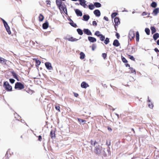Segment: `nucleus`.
<instances>
[{
  "instance_id": "f257e3e1",
  "label": "nucleus",
  "mask_w": 159,
  "mask_h": 159,
  "mask_svg": "<svg viewBox=\"0 0 159 159\" xmlns=\"http://www.w3.org/2000/svg\"><path fill=\"white\" fill-rule=\"evenodd\" d=\"M3 87L7 91H11L12 90L11 86L10 85L7 81H5L4 82Z\"/></svg>"
},
{
  "instance_id": "f03ea898",
  "label": "nucleus",
  "mask_w": 159,
  "mask_h": 159,
  "mask_svg": "<svg viewBox=\"0 0 159 159\" xmlns=\"http://www.w3.org/2000/svg\"><path fill=\"white\" fill-rule=\"evenodd\" d=\"M25 88L24 85L20 82H17L15 84V89L21 90Z\"/></svg>"
},
{
  "instance_id": "7ed1b4c3",
  "label": "nucleus",
  "mask_w": 159,
  "mask_h": 159,
  "mask_svg": "<svg viewBox=\"0 0 159 159\" xmlns=\"http://www.w3.org/2000/svg\"><path fill=\"white\" fill-rule=\"evenodd\" d=\"M94 152L96 154L99 155L100 154L101 152V149L100 148L99 145H98V146H96L95 148Z\"/></svg>"
},
{
  "instance_id": "20e7f679",
  "label": "nucleus",
  "mask_w": 159,
  "mask_h": 159,
  "mask_svg": "<svg viewBox=\"0 0 159 159\" xmlns=\"http://www.w3.org/2000/svg\"><path fill=\"white\" fill-rule=\"evenodd\" d=\"M135 36V34L134 31H130L129 34V37L131 40L133 39Z\"/></svg>"
},
{
  "instance_id": "39448f33",
  "label": "nucleus",
  "mask_w": 159,
  "mask_h": 159,
  "mask_svg": "<svg viewBox=\"0 0 159 159\" xmlns=\"http://www.w3.org/2000/svg\"><path fill=\"white\" fill-rule=\"evenodd\" d=\"M45 66L49 70L52 69V66L51 63L49 62H47L45 63Z\"/></svg>"
},
{
  "instance_id": "423d86ee",
  "label": "nucleus",
  "mask_w": 159,
  "mask_h": 159,
  "mask_svg": "<svg viewBox=\"0 0 159 159\" xmlns=\"http://www.w3.org/2000/svg\"><path fill=\"white\" fill-rule=\"evenodd\" d=\"M58 7L60 10H62L65 13H66V12H67V9L65 6L61 4V6Z\"/></svg>"
},
{
  "instance_id": "0eeeda50",
  "label": "nucleus",
  "mask_w": 159,
  "mask_h": 159,
  "mask_svg": "<svg viewBox=\"0 0 159 159\" xmlns=\"http://www.w3.org/2000/svg\"><path fill=\"white\" fill-rule=\"evenodd\" d=\"M55 131L53 130H51L50 133V135L52 139H54L55 138Z\"/></svg>"
},
{
  "instance_id": "6e6552de",
  "label": "nucleus",
  "mask_w": 159,
  "mask_h": 159,
  "mask_svg": "<svg viewBox=\"0 0 159 159\" xmlns=\"http://www.w3.org/2000/svg\"><path fill=\"white\" fill-rule=\"evenodd\" d=\"M81 87L86 89L89 86V85L85 82H83L81 84Z\"/></svg>"
},
{
  "instance_id": "1a4fd4ad",
  "label": "nucleus",
  "mask_w": 159,
  "mask_h": 159,
  "mask_svg": "<svg viewBox=\"0 0 159 159\" xmlns=\"http://www.w3.org/2000/svg\"><path fill=\"white\" fill-rule=\"evenodd\" d=\"M83 31L84 34H86L87 35H92V33L88 29H84Z\"/></svg>"
},
{
  "instance_id": "9d476101",
  "label": "nucleus",
  "mask_w": 159,
  "mask_h": 159,
  "mask_svg": "<svg viewBox=\"0 0 159 159\" xmlns=\"http://www.w3.org/2000/svg\"><path fill=\"white\" fill-rule=\"evenodd\" d=\"M88 39L89 41L93 43L96 41V39L92 37H88Z\"/></svg>"
},
{
  "instance_id": "9b49d317",
  "label": "nucleus",
  "mask_w": 159,
  "mask_h": 159,
  "mask_svg": "<svg viewBox=\"0 0 159 159\" xmlns=\"http://www.w3.org/2000/svg\"><path fill=\"white\" fill-rule=\"evenodd\" d=\"M114 21L115 23V25L117 26L120 23L119 18L117 17H116L114 19Z\"/></svg>"
},
{
  "instance_id": "f8f14e48",
  "label": "nucleus",
  "mask_w": 159,
  "mask_h": 159,
  "mask_svg": "<svg viewBox=\"0 0 159 159\" xmlns=\"http://www.w3.org/2000/svg\"><path fill=\"white\" fill-rule=\"evenodd\" d=\"M159 13V8H157L154 9L152 12V14L154 16H156Z\"/></svg>"
},
{
  "instance_id": "ddd939ff",
  "label": "nucleus",
  "mask_w": 159,
  "mask_h": 159,
  "mask_svg": "<svg viewBox=\"0 0 159 159\" xmlns=\"http://www.w3.org/2000/svg\"><path fill=\"white\" fill-rule=\"evenodd\" d=\"M113 44L114 46L118 47L120 45V43L116 39L114 40Z\"/></svg>"
},
{
  "instance_id": "4468645a",
  "label": "nucleus",
  "mask_w": 159,
  "mask_h": 159,
  "mask_svg": "<svg viewBox=\"0 0 159 159\" xmlns=\"http://www.w3.org/2000/svg\"><path fill=\"white\" fill-rule=\"evenodd\" d=\"M7 60L3 58L0 57V63L3 64H6Z\"/></svg>"
},
{
  "instance_id": "2eb2a0df",
  "label": "nucleus",
  "mask_w": 159,
  "mask_h": 159,
  "mask_svg": "<svg viewBox=\"0 0 159 159\" xmlns=\"http://www.w3.org/2000/svg\"><path fill=\"white\" fill-rule=\"evenodd\" d=\"M94 14L97 16H100L101 13L98 10H96L93 11Z\"/></svg>"
},
{
  "instance_id": "dca6fc26",
  "label": "nucleus",
  "mask_w": 159,
  "mask_h": 159,
  "mask_svg": "<svg viewBox=\"0 0 159 159\" xmlns=\"http://www.w3.org/2000/svg\"><path fill=\"white\" fill-rule=\"evenodd\" d=\"M75 13L78 16H82V12L79 9H76L75 10Z\"/></svg>"
},
{
  "instance_id": "f3484780",
  "label": "nucleus",
  "mask_w": 159,
  "mask_h": 159,
  "mask_svg": "<svg viewBox=\"0 0 159 159\" xmlns=\"http://www.w3.org/2000/svg\"><path fill=\"white\" fill-rule=\"evenodd\" d=\"M135 50L133 48H129L128 49V52L129 54H133Z\"/></svg>"
},
{
  "instance_id": "a211bd4d",
  "label": "nucleus",
  "mask_w": 159,
  "mask_h": 159,
  "mask_svg": "<svg viewBox=\"0 0 159 159\" xmlns=\"http://www.w3.org/2000/svg\"><path fill=\"white\" fill-rule=\"evenodd\" d=\"M48 27V23L47 21L43 24V28L44 29H47Z\"/></svg>"
},
{
  "instance_id": "6ab92c4d",
  "label": "nucleus",
  "mask_w": 159,
  "mask_h": 159,
  "mask_svg": "<svg viewBox=\"0 0 159 159\" xmlns=\"http://www.w3.org/2000/svg\"><path fill=\"white\" fill-rule=\"evenodd\" d=\"M5 27V28L6 30L7 31L8 33L9 34H10L11 33V31L10 30V28L9 26H8V25H7L4 26Z\"/></svg>"
},
{
  "instance_id": "aec40b11",
  "label": "nucleus",
  "mask_w": 159,
  "mask_h": 159,
  "mask_svg": "<svg viewBox=\"0 0 159 159\" xmlns=\"http://www.w3.org/2000/svg\"><path fill=\"white\" fill-rule=\"evenodd\" d=\"M80 2V4L81 6L84 7L86 5L85 4V1L84 0H78Z\"/></svg>"
},
{
  "instance_id": "412c9836",
  "label": "nucleus",
  "mask_w": 159,
  "mask_h": 159,
  "mask_svg": "<svg viewBox=\"0 0 159 159\" xmlns=\"http://www.w3.org/2000/svg\"><path fill=\"white\" fill-rule=\"evenodd\" d=\"M44 17L43 15L40 14L39 17V22H42L43 21Z\"/></svg>"
},
{
  "instance_id": "4be33fe9",
  "label": "nucleus",
  "mask_w": 159,
  "mask_h": 159,
  "mask_svg": "<svg viewBox=\"0 0 159 159\" xmlns=\"http://www.w3.org/2000/svg\"><path fill=\"white\" fill-rule=\"evenodd\" d=\"M56 4L58 7L61 6V5L62 4L61 0H56Z\"/></svg>"
},
{
  "instance_id": "5701e85b",
  "label": "nucleus",
  "mask_w": 159,
  "mask_h": 159,
  "mask_svg": "<svg viewBox=\"0 0 159 159\" xmlns=\"http://www.w3.org/2000/svg\"><path fill=\"white\" fill-rule=\"evenodd\" d=\"M70 20L71 21V22L70 23V24L71 26L75 28H76L77 27L76 24L75 23H74L73 22V21L70 19Z\"/></svg>"
},
{
  "instance_id": "b1692460",
  "label": "nucleus",
  "mask_w": 159,
  "mask_h": 159,
  "mask_svg": "<svg viewBox=\"0 0 159 159\" xmlns=\"http://www.w3.org/2000/svg\"><path fill=\"white\" fill-rule=\"evenodd\" d=\"M68 40L69 41L74 42L76 41L77 39L76 38H74L73 37H71L70 38H68Z\"/></svg>"
},
{
  "instance_id": "393cba45",
  "label": "nucleus",
  "mask_w": 159,
  "mask_h": 159,
  "mask_svg": "<svg viewBox=\"0 0 159 159\" xmlns=\"http://www.w3.org/2000/svg\"><path fill=\"white\" fill-rule=\"evenodd\" d=\"M159 37V34L158 33H156L153 35V39L156 40Z\"/></svg>"
},
{
  "instance_id": "a878e982",
  "label": "nucleus",
  "mask_w": 159,
  "mask_h": 159,
  "mask_svg": "<svg viewBox=\"0 0 159 159\" xmlns=\"http://www.w3.org/2000/svg\"><path fill=\"white\" fill-rule=\"evenodd\" d=\"M83 18L84 20L87 21L89 18V16L88 15H84L83 16Z\"/></svg>"
},
{
  "instance_id": "bb28decb",
  "label": "nucleus",
  "mask_w": 159,
  "mask_h": 159,
  "mask_svg": "<svg viewBox=\"0 0 159 159\" xmlns=\"http://www.w3.org/2000/svg\"><path fill=\"white\" fill-rule=\"evenodd\" d=\"M80 58L81 59H83L85 57V55L84 53H83L82 52H81L80 53Z\"/></svg>"
},
{
  "instance_id": "cd10ccee",
  "label": "nucleus",
  "mask_w": 159,
  "mask_h": 159,
  "mask_svg": "<svg viewBox=\"0 0 159 159\" xmlns=\"http://www.w3.org/2000/svg\"><path fill=\"white\" fill-rule=\"evenodd\" d=\"M78 120L80 123H82L83 125L85 124L86 122L85 120L80 118H78Z\"/></svg>"
},
{
  "instance_id": "c85d7f7f",
  "label": "nucleus",
  "mask_w": 159,
  "mask_h": 159,
  "mask_svg": "<svg viewBox=\"0 0 159 159\" xmlns=\"http://www.w3.org/2000/svg\"><path fill=\"white\" fill-rule=\"evenodd\" d=\"M94 6L96 7H100L101 6V4L100 3L98 2H95L94 4Z\"/></svg>"
},
{
  "instance_id": "c756f323",
  "label": "nucleus",
  "mask_w": 159,
  "mask_h": 159,
  "mask_svg": "<svg viewBox=\"0 0 159 159\" xmlns=\"http://www.w3.org/2000/svg\"><path fill=\"white\" fill-rule=\"evenodd\" d=\"M150 29H151V32H152V34H154L156 31V29L154 26L151 27Z\"/></svg>"
},
{
  "instance_id": "7c9ffc66",
  "label": "nucleus",
  "mask_w": 159,
  "mask_h": 159,
  "mask_svg": "<svg viewBox=\"0 0 159 159\" xmlns=\"http://www.w3.org/2000/svg\"><path fill=\"white\" fill-rule=\"evenodd\" d=\"M139 33L138 31H137L136 33V41L138 42L139 41Z\"/></svg>"
},
{
  "instance_id": "2f4dec72",
  "label": "nucleus",
  "mask_w": 159,
  "mask_h": 159,
  "mask_svg": "<svg viewBox=\"0 0 159 159\" xmlns=\"http://www.w3.org/2000/svg\"><path fill=\"white\" fill-rule=\"evenodd\" d=\"M77 31L79 34L80 35H82L83 34V32L81 29H78L77 30Z\"/></svg>"
},
{
  "instance_id": "473e14b6",
  "label": "nucleus",
  "mask_w": 159,
  "mask_h": 159,
  "mask_svg": "<svg viewBox=\"0 0 159 159\" xmlns=\"http://www.w3.org/2000/svg\"><path fill=\"white\" fill-rule=\"evenodd\" d=\"M157 6V3L155 2H153L151 4V6L152 7L155 8Z\"/></svg>"
},
{
  "instance_id": "72a5a7b5",
  "label": "nucleus",
  "mask_w": 159,
  "mask_h": 159,
  "mask_svg": "<svg viewBox=\"0 0 159 159\" xmlns=\"http://www.w3.org/2000/svg\"><path fill=\"white\" fill-rule=\"evenodd\" d=\"M12 75L15 79H16L17 80H19L18 79V75L15 72H13L12 73Z\"/></svg>"
},
{
  "instance_id": "f704fd0d",
  "label": "nucleus",
  "mask_w": 159,
  "mask_h": 159,
  "mask_svg": "<svg viewBox=\"0 0 159 159\" xmlns=\"http://www.w3.org/2000/svg\"><path fill=\"white\" fill-rule=\"evenodd\" d=\"M145 31L147 35H149L150 34V30L149 29H148V28H146L145 29Z\"/></svg>"
},
{
  "instance_id": "c9c22d12",
  "label": "nucleus",
  "mask_w": 159,
  "mask_h": 159,
  "mask_svg": "<svg viewBox=\"0 0 159 159\" xmlns=\"http://www.w3.org/2000/svg\"><path fill=\"white\" fill-rule=\"evenodd\" d=\"M89 8L91 10H93L94 8V5L93 4H90L89 5Z\"/></svg>"
},
{
  "instance_id": "e433bc0d",
  "label": "nucleus",
  "mask_w": 159,
  "mask_h": 159,
  "mask_svg": "<svg viewBox=\"0 0 159 159\" xmlns=\"http://www.w3.org/2000/svg\"><path fill=\"white\" fill-rule=\"evenodd\" d=\"M129 68L130 70V72L131 73H136L135 70L132 67H129Z\"/></svg>"
},
{
  "instance_id": "4c0bfd02",
  "label": "nucleus",
  "mask_w": 159,
  "mask_h": 159,
  "mask_svg": "<svg viewBox=\"0 0 159 159\" xmlns=\"http://www.w3.org/2000/svg\"><path fill=\"white\" fill-rule=\"evenodd\" d=\"M100 38V40L101 41H103L105 39V37L102 34H101L100 36L99 37Z\"/></svg>"
},
{
  "instance_id": "58836bf2",
  "label": "nucleus",
  "mask_w": 159,
  "mask_h": 159,
  "mask_svg": "<svg viewBox=\"0 0 159 159\" xmlns=\"http://www.w3.org/2000/svg\"><path fill=\"white\" fill-rule=\"evenodd\" d=\"M95 35H96L98 37H99L100 35H101V34H100V32L99 31H96L95 33Z\"/></svg>"
},
{
  "instance_id": "ea45409f",
  "label": "nucleus",
  "mask_w": 159,
  "mask_h": 159,
  "mask_svg": "<svg viewBox=\"0 0 159 159\" xmlns=\"http://www.w3.org/2000/svg\"><path fill=\"white\" fill-rule=\"evenodd\" d=\"M109 42V40L108 38H106L104 40V43L106 44H107Z\"/></svg>"
},
{
  "instance_id": "a19ab883",
  "label": "nucleus",
  "mask_w": 159,
  "mask_h": 159,
  "mask_svg": "<svg viewBox=\"0 0 159 159\" xmlns=\"http://www.w3.org/2000/svg\"><path fill=\"white\" fill-rule=\"evenodd\" d=\"M36 66H39L40 65L41 63V62L39 60H38L37 59L36 60Z\"/></svg>"
},
{
  "instance_id": "79ce46f5",
  "label": "nucleus",
  "mask_w": 159,
  "mask_h": 159,
  "mask_svg": "<svg viewBox=\"0 0 159 159\" xmlns=\"http://www.w3.org/2000/svg\"><path fill=\"white\" fill-rule=\"evenodd\" d=\"M92 49L93 51L96 48V45L95 44H93L91 46Z\"/></svg>"
},
{
  "instance_id": "37998d69",
  "label": "nucleus",
  "mask_w": 159,
  "mask_h": 159,
  "mask_svg": "<svg viewBox=\"0 0 159 159\" xmlns=\"http://www.w3.org/2000/svg\"><path fill=\"white\" fill-rule=\"evenodd\" d=\"M55 108L57 110H58L59 112L60 111V107L59 105H56L55 106Z\"/></svg>"
},
{
  "instance_id": "c03bdc74",
  "label": "nucleus",
  "mask_w": 159,
  "mask_h": 159,
  "mask_svg": "<svg viewBox=\"0 0 159 159\" xmlns=\"http://www.w3.org/2000/svg\"><path fill=\"white\" fill-rule=\"evenodd\" d=\"M117 14V13L116 12L113 13L111 15V16L112 18H114L115 17Z\"/></svg>"
},
{
  "instance_id": "a18cd8bd",
  "label": "nucleus",
  "mask_w": 159,
  "mask_h": 159,
  "mask_svg": "<svg viewBox=\"0 0 159 159\" xmlns=\"http://www.w3.org/2000/svg\"><path fill=\"white\" fill-rule=\"evenodd\" d=\"M92 145H93L94 146H95V145L96 144H97L98 143L95 141L94 142H93V141L92 140H91L90 141Z\"/></svg>"
},
{
  "instance_id": "49530a36",
  "label": "nucleus",
  "mask_w": 159,
  "mask_h": 159,
  "mask_svg": "<svg viewBox=\"0 0 159 159\" xmlns=\"http://www.w3.org/2000/svg\"><path fill=\"white\" fill-rule=\"evenodd\" d=\"M128 56L129 57V58L131 60H133V61H134L135 60V58H134L133 57V56H131V55H128Z\"/></svg>"
},
{
  "instance_id": "de8ad7c7",
  "label": "nucleus",
  "mask_w": 159,
  "mask_h": 159,
  "mask_svg": "<svg viewBox=\"0 0 159 159\" xmlns=\"http://www.w3.org/2000/svg\"><path fill=\"white\" fill-rule=\"evenodd\" d=\"M107 54L106 53H103L102 55V56L104 59H105L107 57Z\"/></svg>"
},
{
  "instance_id": "09e8293b",
  "label": "nucleus",
  "mask_w": 159,
  "mask_h": 159,
  "mask_svg": "<svg viewBox=\"0 0 159 159\" xmlns=\"http://www.w3.org/2000/svg\"><path fill=\"white\" fill-rule=\"evenodd\" d=\"M122 61L124 63H127L128 62L127 60L125 57H123V58H122Z\"/></svg>"
},
{
  "instance_id": "8fccbe9b",
  "label": "nucleus",
  "mask_w": 159,
  "mask_h": 159,
  "mask_svg": "<svg viewBox=\"0 0 159 159\" xmlns=\"http://www.w3.org/2000/svg\"><path fill=\"white\" fill-rule=\"evenodd\" d=\"M148 107L150 108H152L153 107V105L152 103H149L148 104Z\"/></svg>"
},
{
  "instance_id": "3c124183",
  "label": "nucleus",
  "mask_w": 159,
  "mask_h": 159,
  "mask_svg": "<svg viewBox=\"0 0 159 159\" xmlns=\"http://www.w3.org/2000/svg\"><path fill=\"white\" fill-rule=\"evenodd\" d=\"M38 140L39 141H41L42 139V136L40 135H39L38 136Z\"/></svg>"
},
{
  "instance_id": "603ef678",
  "label": "nucleus",
  "mask_w": 159,
  "mask_h": 159,
  "mask_svg": "<svg viewBox=\"0 0 159 159\" xmlns=\"http://www.w3.org/2000/svg\"><path fill=\"white\" fill-rule=\"evenodd\" d=\"M106 145L108 146H109L111 145L110 141H108L107 140L106 141Z\"/></svg>"
},
{
  "instance_id": "864d4df0",
  "label": "nucleus",
  "mask_w": 159,
  "mask_h": 159,
  "mask_svg": "<svg viewBox=\"0 0 159 159\" xmlns=\"http://www.w3.org/2000/svg\"><path fill=\"white\" fill-rule=\"evenodd\" d=\"M93 26H96L97 25V23L96 21H94L93 22Z\"/></svg>"
},
{
  "instance_id": "5fc2aeb1",
  "label": "nucleus",
  "mask_w": 159,
  "mask_h": 159,
  "mask_svg": "<svg viewBox=\"0 0 159 159\" xmlns=\"http://www.w3.org/2000/svg\"><path fill=\"white\" fill-rule=\"evenodd\" d=\"M9 80L10 82L12 84L14 83L15 81V80L13 79H10Z\"/></svg>"
},
{
  "instance_id": "6e6d98bb",
  "label": "nucleus",
  "mask_w": 159,
  "mask_h": 159,
  "mask_svg": "<svg viewBox=\"0 0 159 159\" xmlns=\"http://www.w3.org/2000/svg\"><path fill=\"white\" fill-rule=\"evenodd\" d=\"M116 36L118 39H119V38L120 37V35L118 33H117V32L116 33Z\"/></svg>"
},
{
  "instance_id": "4d7b16f0",
  "label": "nucleus",
  "mask_w": 159,
  "mask_h": 159,
  "mask_svg": "<svg viewBox=\"0 0 159 159\" xmlns=\"http://www.w3.org/2000/svg\"><path fill=\"white\" fill-rule=\"evenodd\" d=\"M3 24H4V26L7 25H8L7 23V22L5 20H3Z\"/></svg>"
},
{
  "instance_id": "13d9d810",
  "label": "nucleus",
  "mask_w": 159,
  "mask_h": 159,
  "mask_svg": "<svg viewBox=\"0 0 159 159\" xmlns=\"http://www.w3.org/2000/svg\"><path fill=\"white\" fill-rule=\"evenodd\" d=\"M3 24H4V26L7 25H8L7 23V22L5 20H3Z\"/></svg>"
},
{
  "instance_id": "bf43d9fd",
  "label": "nucleus",
  "mask_w": 159,
  "mask_h": 159,
  "mask_svg": "<svg viewBox=\"0 0 159 159\" xmlns=\"http://www.w3.org/2000/svg\"><path fill=\"white\" fill-rule=\"evenodd\" d=\"M147 14V12L144 11L143 12V13H142V16H144L146 15Z\"/></svg>"
},
{
  "instance_id": "052dcab7",
  "label": "nucleus",
  "mask_w": 159,
  "mask_h": 159,
  "mask_svg": "<svg viewBox=\"0 0 159 159\" xmlns=\"http://www.w3.org/2000/svg\"><path fill=\"white\" fill-rule=\"evenodd\" d=\"M47 5H50V1L49 0H47L46 2Z\"/></svg>"
},
{
  "instance_id": "680f3d73",
  "label": "nucleus",
  "mask_w": 159,
  "mask_h": 159,
  "mask_svg": "<svg viewBox=\"0 0 159 159\" xmlns=\"http://www.w3.org/2000/svg\"><path fill=\"white\" fill-rule=\"evenodd\" d=\"M104 19L105 20L107 21H108L109 20L108 18L106 16L104 17Z\"/></svg>"
},
{
  "instance_id": "e2e57ef3",
  "label": "nucleus",
  "mask_w": 159,
  "mask_h": 159,
  "mask_svg": "<svg viewBox=\"0 0 159 159\" xmlns=\"http://www.w3.org/2000/svg\"><path fill=\"white\" fill-rule=\"evenodd\" d=\"M74 95L76 97H77L78 96V94H77V93H74Z\"/></svg>"
},
{
  "instance_id": "0e129e2a",
  "label": "nucleus",
  "mask_w": 159,
  "mask_h": 159,
  "mask_svg": "<svg viewBox=\"0 0 159 159\" xmlns=\"http://www.w3.org/2000/svg\"><path fill=\"white\" fill-rule=\"evenodd\" d=\"M154 50H155V51L156 52H159V50L157 48H155L154 49Z\"/></svg>"
},
{
  "instance_id": "69168bd1",
  "label": "nucleus",
  "mask_w": 159,
  "mask_h": 159,
  "mask_svg": "<svg viewBox=\"0 0 159 159\" xmlns=\"http://www.w3.org/2000/svg\"><path fill=\"white\" fill-rule=\"evenodd\" d=\"M108 129L110 131H111L112 130V129L110 127H108Z\"/></svg>"
},
{
  "instance_id": "338daca9",
  "label": "nucleus",
  "mask_w": 159,
  "mask_h": 159,
  "mask_svg": "<svg viewBox=\"0 0 159 159\" xmlns=\"http://www.w3.org/2000/svg\"><path fill=\"white\" fill-rule=\"evenodd\" d=\"M126 67H130V65L129 64H127L125 65Z\"/></svg>"
},
{
  "instance_id": "774afa93",
  "label": "nucleus",
  "mask_w": 159,
  "mask_h": 159,
  "mask_svg": "<svg viewBox=\"0 0 159 159\" xmlns=\"http://www.w3.org/2000/svg\"><path fill=\"white\" fill-rule=\"evenodd\" d=\"M157 43L158 45H159V39L157 41Z\"/></svg>"
}]
</instances>
